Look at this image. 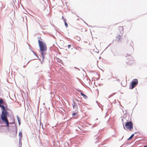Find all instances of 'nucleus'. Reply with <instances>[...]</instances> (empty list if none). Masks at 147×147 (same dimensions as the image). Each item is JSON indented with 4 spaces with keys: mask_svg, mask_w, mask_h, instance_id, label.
I'll list each match as a JSON object with an SVG mask.
<instances>
[{
    "mask_svg": "<svg viewBox=\"0 0 147 147\" xmlns=\"http://www.w3.org/2000/svg\"><path fill=\"white\" fill-rule=\"evenodd\" d=\"M0 107L3 110L1 115V119L4 123H6V126L9 127V123L7 118L8 113L7 112V110L5 109V107L3 105L0 104Z\"/></svg>",
    "mask_w": 147,
    "mask_h": 147,
    "instance_id": "nucleus-1",
    "label": "nucleus"
},
{
    "mask_svg": "<svg viewBox=\"0 0 147 147\" xmlns=\"http://www.w3.org/2000/svg\"><path fill=\"white\" fill-rule=\"evenodd\" d=\"M131 85L130 86L129 88L130 89H133L138 84V80L136 79H134L131 82Z\"/></svg>",
    "mask_w": 147,
    "mask_h": 147,
    "instance_id": "nucleus-2",
    "label": "nucleus"
},
{
    "mask_svg": "<svg viewBox=\"0 0 147 147\" xmlns=\"http://www.w3.org/2000/svg\"><path fill=\"white\" fill-rule=\"evenodd\" d=\"M125 127L127 129L131 130L133 128V124L131 121L126 122L125 125Z\"/></svg>",
    "mask_w": 147,
    "mask_h": 147,
    "instance_id": "nucleus-3",
    "label": "nucleus"
},
{
    "mask_svg": "<svg viewBox=\"0 0 147 147\" xmlns=\"http://www.w3.org/2000/svg\"><path fill=\"white\" fill-rule=\"evenodd\" d=\"M40 49L41 52V54L43 58H44V55L46 54V51L47 50L46 47H40Z\"/></svg>",
    "mask_w": 147,
    "mask_h": 147,
    "instance_id": "nucleus-4",
    "label": "nucleus"
},
{
    "mask_svg": "<svg viewBox=\"0 0 147 147\" xmlns=\"http://www.w3.org/2000/svg\"><path fill=\"white\" fill-rule=\"evenodd\" d=\"M38 42L39 46H45L46 45L45 43L40 40H38Z\"/></svg>",
    "mask_w": 147,
    "mask_h": 147,
    "instance_id": "nucleus-5",
    "label": "nucleus"
},
{
    "mask_svg": "<svg viewBox=\"0 0 147 147\" xmlns=\"http://www.w3.org/2000/svg\"><path fill=\"white\" fill-rule=\"evenodd\" d=\"M81 95L83 96V97L85 98H87V96L85 95L82 92L80 93Z\"/></svg>",
    "mask_w": 147,
    "mask_h": 147,
    "instance_id": "nucleus-6",
    "label": "nucleus"
},
{
    "mask_svg": "<svg viewBox=\"0 0 147 147\" xmlns=\"http://www.w3.org/2000/svg\"><path fill=\"white\" fill-rule=\"evenodd\" d=\"M19 135L20 137V140H21L22 137V134L21 132H19Z\"/></svg>",
    "mask_w": 147,
    "mask_h": 147,
    "instance_id": "nucleus-7",
    "label": "nucleus"
},
{
    "mask_svg": "<svg viewBox=\"0 0 147 147\" xmlns=\"http://www.w3.org/2000/svg\"><path fill=\"white\" fill-rule=\"evenodd\" d=\"M134 136V134H132L130 137L128 139V140H129L131 139Z\"/></svg>",
    "mask_w": 147,
    "mask_h": 147,
    "instance_id": "nucleus-8",
    "label": "nucleus"
},
{
    "mask_svg": "<svg viewBox=\"0 0 147 147\" xmlns=\"http://www.w3.org/2000/svg\"><path fill=\"white\" fill-rule=\"evenodd\" d=\"M121 38V36L120 35H118L117 37V38L118 40H119Z\"/></svg>",
    "mask_w": 147,
    "mask_h": 147,
    "instance_id": "nucleus-9",
    "label": "nucleus"
},
{
    "mask_svg": "<svg viewBox=\"0 0 147 147\" xmlns=\"http://www.w3.org/2000/svg\"><path fill=\"white\" fill-rule=\"evenodd\" d=\"M64 22H65V26L67 27H68V24H67V22H66L65 21V19L64 20Z\"/></svg>",
    "mask_w": 147,
    "mask_h": 147,
    "instance_id": "nucleus-10",
    "label": "nucleus"
},
{
    "mask_svg": "<svg viewBox=\"0 0 147 147\" xmlns=\"http://www.w3.org/2000/svg\"><path fill=\"white\" fill-rule=\"evenodd\" d=\"M3 101L2 99H0V104H3Z\"/></svg>",
    "mask_w": 147,
    "mask_h": 147,
    "instance_id": "nucleus-11",
    "label": "nucleus"
},
{
    "mask_svg": "<svg viewBox=\"0 0 147 147\" xmlns=\"http://www.w3.org/2000/svg\"><path fill=\"white\" fill-rule=\"evenodd\" d=\"M77 114V113H74L72 114V116H74L76 114Z\"/></svg>",
    "mask_w": 147,
    "mask_h": 147,
    "instance_id": "nucleus-12",
    "label": "nucleus"
},
{
    "mask_svg": "<svg viewBox=\"0 0 147 147\" xmlns=\"http://www.w3.org/2000/svg\"><path fill=\"white\" fill-rule=\"evenodd\" d=\"M144 147H147V146H144Z\"/></svg>",
    "mask_w": 147,
    "mask_h": 147,
    "instance_id": "nucleus-13",
    "label": "nucleus"
},
{
    "mask_svg": "<svg viewBox=\"0 0 147 147\" xmlns=\"http://www.w3.org/2000/svg\"><path fill=\"white\" fill-rule=\"evenodd\" d=\"M68 46H71V45H69Z\"/></svg>",
    "mask_w": 147,
    "mask_h": 147,
    "instance_id": "nucleus-14",
    "label": "nucleus"
},
{
    "mask_svg": "<svg viewBox=\"0 0 147 147\" xmlns=\"http://www.w3.org/2000/svg\"><path fill=\"white\" fill-rule=\"evenodd\" d=\"M123 127L125 129V127H124V126H123Z\"/></svg>",
    "mask_w": 147,
    "mask_h": 147,
    "instance_id": "nucleus-15",
    "label": "nucleus"
}]
</instances>
